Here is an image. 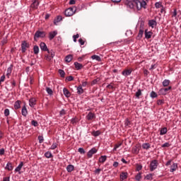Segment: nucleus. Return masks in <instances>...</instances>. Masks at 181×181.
Listing matches in <instances>:
<instances>
[{"mask_svg":"<svg viewBox=\"0 0 181 181\" xmlns=\"http://www.w3.org/2000/svg\"><path fill=\"white\" fill-rule=\"evenodd\" d=\"M71 60H73V55H71V54H69L65 57V62L66 63H70V62H71Z\"/></svg>","mask_w":181,"mask_h":181,"instance_id":"obj_28","label":"nucleus"},{"mask_svg":"<svg viewBox=\"0 0 181 181\" xmlns=\"http://www.w3.org/2000/svg\"><path fill=\"white\" fill-rule=\"evenodd\" d=\"M92 60H96V62H101V57L98 55H93L91 57Z\"/></svg>","mask_w":181,"mask_h":181,"instance_id":"obj_33","label":"nucleus"},{"mask_svg":"<svg viewBox=\"0 0 181 181\" xmlns=\"http://www.w3.org/2000/svg\"><path fill=\"white\" fill-rule=\"evenodd\" d=\"M153 175H152V174H148V175H147L146 176V179L147 180H152V177H153Z\"/></svg>","mask_w":181,"mask_h":181,"instance_id":"obj_52","label":"nucleus"},{"mask_svg":"<svg viewBox=\"0 0 181 181\" xmlns=\"http://www.w3.org/2000/svg\"><path fill=\"white\" fill-rule=\"evenodd\" d=\"M6 169L8 170H13V166H12V163H8L6 165Z\"/></svg>","mask_w":181,"mask_h":181,"instance_id":"obj_36","label":"nucleus"},{"mask_svg":"<svg viewBox=\"0 0 181 181\" xmlns=\"http://www.w3.org/2000/svg\"><path fill=\"white\" fill-rule=\"evenodd\" d=\"M1 45L2 46H4V45H6V43H8V39L7 38H4L2 40H1Z\"/></svg>","mask_w":181,"mask_h":181,"instance_id":"obj_57","label":"nucleus"},{"mask_svg":"<svg viewBox=\"0 0 181 181\" xmlns=\"http://www.w3.org/2000/svg\"><path fill=\"white\" fill-rule=\"evenodd\" d=\"M39 37H46V33L45 31L37 30L34 35V40L37 42V39H39Z\"/></svg>","mask_w":181,"mask_h":181,"instance_id":"obj_3","label":"nucleus"},{"mask_svg":"<svg viewBox=\"0 0 181 181\" xmlns=\"http://www.w3.org/2000/svg\"><path fill=\"white\" fill-rule=\"evenodd\" d=\"M34 54H39V46L35 45L33 47Z\"/></svg>","mask_w":181,"mask_h":181,"instance_id":"obj_37","label":"nucleus"},{"mask_svg":"<svg viewBox=\"0 0 181 181\" xmlns=\"http://www.w3.org/2000/svg\"><path fill=\"white\" fill-rule=\"evenodd\" d=\"M141 173H139L136 176H135V180L137 181L141 180V179L142 178V176L141 175Z\"/></svg>","mask_w":181,"mask_h":181,"instance_id":"obj_42","label":"nucleus"},{"mask_svg":"<svg viewBox=\"0 0 181 181\" xmlns=\"http://www.w3.org/2000/svg\"><path fill=\"white\" fill-rule=\"evenodd\" d=\"M81 87H87V86H88V82L83 81L82 85H81Z\"/></svg>","mask_w":181,"mask_h":181,"instance_id":"obj_61","label":"nucleus"},{"mask_svg":"<svg viewBox=\"0 0 181 181\" xmlns=\"http://www.w3.org/2000/svg\"><path fill=\"white\" fill-rule=\"evenodd\" d=\"M80 37V35L78 34L73 35L74 42L76 43L77 42V39Z\"/></svg>","mask_w":181,"mask_h":181,"instance_id":"obj_50","label":"nucleus"},{"mask_svg":"<svg viewBox=\"0 0 181 181\" xmlns=\"http://www.w3.org/2000/svg\"><path fill=\"white\" fill-rule=\"evenodd\" d=\"M35 104H36V98H31L29 100V105H30V107H31V108H33V107H35Z\"/></svg>","mask_w":181,"mask_h":181,"instance_id":"obj_15","label":"nucleus"},{"mask_svg":"<svg viewBox=\"0 0 181 181\" xmlns=\"http://www.w3.org/2000/svg\"><path fill=\"white\" fill-rule=\"evenodd\" d=\"M128 178V173L123 172L120 174V180L123 181Z\"/></svg>","mask_w":181,"mask_h":181,"instance_id":"obj_19","label":"nucleus"},{"mask_svg":"<svg viewBox=\"0 0 181 181\" xmlns=\"http://www.w3.org/2000/svg\"><path fill=\"white\" fill-rule=\"evenodd\" d=\"M78 151L79 152V153H82L83 155H84V153H86V151H84V148H83L81 147L78 149Z\"/></svg>","mask_w":181,"mask_h":181,"instance_id":"obj_56","label":"nucleus"},{"mask_svg":"<svg viewBox=\"0 0 181 181\" xmlns=\"http://www.w3.org/2000/svg\"><path fill=\"white\" fill-rule=\"evenodd\" d=\"M31 125H33V127H37V122L35 120H33L31 122Z\"/></svg>","mask_w":181,"mask_h":181,"instance_id":"obj_63","label":"nucleus"},{"mask_svg":"<svg viewBox=\"0 0 181 181\" xmlns=\"http://www.w3.org/2000/svg\"><path fill=\"white\" fill-rule=\"evenodd\" d=\"M57 148V143H53L49 149L54 151Z\"/></svg>","mask_w":181,"mask_h":181,"instance_id":"obj_44","label":"nucleus"},{"mask_svg":"<svg viewBox=\"0 0 181 181\" xmlns=\"http://www.w3.org/2000/svg\"><path fill=\"white\" fill-rule=\"evenodd\" d=\"M156 25H157V23H156V21L155 20H150L148 21V26H150V28H152V29H153V28H155Z\"/></svg>","mask_w":181,"mask_h":181,"instance_id":"obj_20","label":"nucleus"},{"mask_svg":"<svg viewBox=\"0 0 181 181\" xmlns=\"http://www.w3.org/2000/svg\"><path fill=\"white\" fill-rule=\"evenodd\" d=\"M67 81H73L74 80V78L72 76H69L66 77Z\"/></svg>","mask_w":181,"mask_h":181,"instance_id":"obj_58","label":"nucleus"},{"mask_svg":"<svg viewBox=\"0 0 181 181\" xmlns=\"http://www.w3.org/2000/svg\"><path fill=\"white\" fill-rule=\"evenodd\" d=\"M23 168V162H21L20 164L16 168L15 172H18L19 175H21V170Z\"/></svg>","mask_w":181,"mask_h":181,"instance_id":"obj_18","label":"nucleus"},{"mask_svg":"<svg viewBox=\"0 0 181 181\" xmlns=\"http://www.w3.org/2000/svg\"><path fill=\"white\" fill-rule=\"evenodd\" d=\"M59 74L61 77L64 78V76H66V72L63 69H59Z\"/></svg>","mask_w":181,"mask_h":181,"instance_id":"obj_38","label":"nucleus"},{"mask_svg":"<svg viewBox=\"0 0 181 181\" xmlns=\"http://www.w3.org/2000/svg\"><path fill=\"white\" fill-rule=\"evenodd\" d=\"M97 153V148L95 147L92 148L89 151H88V158H93V155Z\"/></svg>","mask_w":181,"mask_h":181,"instance_id":"obj_7","label":"nucleus"},{"mask_svg":"<svg viewBox=\"0 0 181 181\" xmlns=\"http://www.w3.org/2000/svg\"><path fill=\"white\" fill-rule=\"evenodd\" d=\"M159 163H158L157 160H153L150 163V172H153V170H156L158 169V165Z\"/></svg>","mask_w":181,"mask_h":181,"instance_id":"obj_4","label":"nucleus"},{"mask_svg":"<svg viewBox=\"0 0 181 181\" xmlns=\"http://www.w3.org/2000/svg\"><path fill=\"white\" fill-rule=\"evenodd\" d=\"M169 84H170V81L169 79H165L162 82V85L163 86V87H168V86H169Z\"/></svg>","mask_w":181,"mask_h":181,"instance_id":"obj_30","label":"nucleus"},{"mask_svg":"<svg viewBox=\"0 0 181 181\" xmlns=\"http://www.w3.org/2000/svg\"><path fill=\"white\" fill-rule=\"evenodd\" d=\"M122 145V143H119L117 144H115L113 148V151L115 152V151H117V149H118V148H119V146H121Z\"/></svg>","mask_w":181,"mask_h":181,"instance_id":"obj_41","label":"nucleus"},{"mask_svg":"<svg viewBox=\"0 0 181 181\" xmlns=\"http://www.w3.org/2000/svg\"><path fill=\"white\" fill-rule=\"evenodd\" d=\"M46 91H47V94H49V95H53V90H52V88L47 87Z\"/></svg>","mask_w":181,"mask_h":181,"instance_id":"obj_39","label":"nucleus"},{"mask_svg":"<svg viewBox=\"0 0 181 181\" xmlns=\"http://www.w3.org/2000/svg\"><path fill=\"white\" fill-rule=\"evenodd\" d=\"M169 90H172V86H169L168 88H160L159 91H160V93L162 94V95H166Z\"/></svg>","mask_w":181,"mask_h":181,"instance_id":"obj_9","label":"nucleus"},{"mask_svg":"<svg viewBox=\"0 0 181 181\" xmlns=\"http://www.w3.org/2000/svg\"><path fill=\"white\" fill-rule=\"evenodd\" d=\"M39 1L33 0V3L31 4L30 8H31V9H37V8H39Z\"/></svg>","mask_w":181,"mask_h":181,"instance_id":"obj_8","label":"nucleus"},{"mask_svg":"<svg viewBox=\"0 0 181 181\" xmlns=\"http://www.w3.org/2000/svg\"><path fill=\"white\" fill-rule=\"evenodd\" d=\"M21 114H22V116H23V117H26V116L28 115V109L26 108V106H25V105H24V106L22 107Z\"/></svg>","mask_w":181,"mask_h":181,"instance_id":"obj_22","label":"nucleus"},{"mask_svg":"<svg viewBox=\"0 0 181 181\" xmlns=\"http://www.w3.org/2000/svg\"><path fill=\"white\" fill-rule=\"evenodd\" d=\"M49 54H50L49 56L53 59V57H54L55 56V52L53 49L49 50Z\"/></svg>","mask_w":181,"mask_h":181,"instance_id":"obj_47","label":"nucleus"},{"mask_svg":"<svg viewBox=\"0 0 181 181\" xmlns=\"http://www.w3.org/2000/svg\"><path fill=\"white\" fill-rule=\"evenodd\" d=\"M152 35H153L152 31H148V30H145L144 36L146 39H151V37H152Z\"/></svg>","mask_w":181,"mask_h":181,"instance_id":"obj_13","label":"nucleus"},{"mask_svg":"<svg viewBox=\"0 0 181 181\" xmlns=\"http://www.w3.org/2000/svg\"><path fill=\"white\" fill-rule=\"evenodd\" d=\"M146 2H149V0H124V4L129 9H136V11H141L142 8L146 9Z\"/></svg>","mask_w":181,"mask_h":181,"instance_id":"obj_1","label":"nucleus"},{"mask_svg":"<svg viewBox=\"0 0 181 181\" xmlns=\"http://www.w3.org/2000/svg\"><path fill=\"white\" fill-rule=\"evenodd\" d=\"M132 73V69H125L122 72V76H124V77H127L128 76H131V74Z\"/></svg>","mask_w":181,"mask_h":181,"instance_id":"obj_14","label":"nucleus"},{"mask_svg":"<svg viewBox=\"0 0 181 181\" xmlns=\"http://www.w3.org/2000/svg\"><path fill=\"white\" fill-rule=\"evenodd\" d=\"M94 118H95V115L91 112H90L86 116L88 121H91L92 119H94Z\"/></svg>","mask_w":181,"mask_h":181,"instance_id":"obj_16","label":"nucleus"},{"mask_svg":"<svg viewBox=\"0 0 181 181\" xmlns=\"http://www.w3.org/2000/svg\"><path fill=\"white\" fill-rule=\"evenodd\" d=\"M136 170H137V172H139V170H142V165H137Z\"/></svg>","mask_w":181,"mask_h":181,"instance_id":"obj_60","label":"nucleus"},{"mask_svg":"<svg viewBox=\"0 0 181 181\" xmlns=\"http://www.w3.org/2000/svg\"><path fill=\"white\" fill-rule=\"evenodd\" d=\"M170 146V144L169 142H165L161 146V148H169Z\"/></svg>","mask_w":181,"mask_h":181,"instance_id":"obj_51","label":"nucleus"},{"mask_svg":"<svg viewBox=\"0 0 181 181\" xmlns=\"http://www.w3.org/2000/svg\"><path fill=\"white\" fill-rule=\"evenodd\" d=\"M10 111L9 109L4 110V115L5 117H9Z\"/></svg>","mask_w":181,"mask_h":181,"instance_id":"obj_53","label":"nucleus"},{"mask_svg":"<svg viewBox=\"0 0 181 181\" xmlns=\"http://www.w3.org/2000/svg\"><path fill=\"white\" fill-rule=\"evenodd\" d=\"M177 163H173V165L170 167V172L173 173V172H176V170H177Z\"/></svg>","mask_w":181,"mask_h":181,"instance_id":"obj_11","label":"nucleus"},{"mask_svg":"<svg viewBox=\"0 0 181 181\" xmlns=\"http://www.w3.org/2000/svg\"><path fill=\"white\" fill-rule=\"evenodd\" d=\"M76 93L78 95H81V94L84 93V89H83V86H81V85H79L76 88Z\"/></svg>","mask_w":181,"mask_h":181,"instance_id":"obj_12","label":"nucleus"},{"mask_svg":"<svg viewBox=\"0 0 181 181\" xmlns=\"http://www.w3.org/2000/svg\"><path fill=\"white\" fill-rule=\"evenodd\" d=\"M45 59L47 62H51V60H53V58L50 55L47 54V55H45Z\"/></svg>","mask_w":181,"mask_h":181,"instance_id":"obj_49","label":"nucleus"},{"mask_svg":"<svg viewBox=\"0 0 181 181\" xmlns=\"http://www.w3.org/2000/svg\"><path fill=\"white\" fill-rule=\"evenodd\" d=\"M78 43L81 45V46H84V44L86 43V40H84L83 38H80L78 40Z\"/></svg>","mask_w":181,"mask_h":181,"instance_id":"obj_48","label":"nucleus"},{"mask_svg":"<svg viewBox=\"0 0 181 181\" xmlns=\"http://www.w3.org/2000/svg\"><path fill=\"white\" fill-rule=\"evenodd\" d=\"M74 65L75 66V69L76 70H81V69H83V64H80V63H78L77 62H74Z\"/></svg>","mask_w":181,"mask_h":181,"instance_id":"obj_23","label":"nucleus"},{"mask_svg":"<svg viewBox=\"0 0 181 181\" xmlns=\"http://www.w3.org/2000/svg\"><path fill=\"white\" fill-rule=\"evenodd\" d=\"M100 78H97L96 79H94L92 82H91V86H95V84H97V83H98V81H100Z\"/></svg>","mask_w":181,"mask_h":181,"instance_id":"obj_43","label":"nucleus"},{"mask_svg":"<svg viewBox=\"0 0 181 181\" xmlns=\"http://www.w3.org/2000/svg\"><path fill=\"white\" fill-rule=\"evenodd\" d=\"M132 153H135L136 155H138L139 153V148L138 146H134L132 148Z\"/></svg>","mask_w":181,"mask_h":181,"instance_id":"obj_35","label":"nucleus"},{"mask_svg":"<svg viewBox=\"0 0 181 181\" xmlns=\"http://www.w3.org/2000/svg\"><path fill=\"white\" fill-rule=\"evenodd\" d=\"M40 47L42 52H47L49 53V49L47 48V45H46V43L45 42H40Z\"/></svg>","mask_w":181,"mask_h":181,"instance_id":"obj_10","label":"nucleus"},{"mask_svg":"<svg viewBox=\"0 0 181 181\" xmlns=\"http://www.w3.org/2000/svg\"><path fill=\"white\" fill-rule=\"evenodd\" d=\"M91 135H93V136H100V135H101V132L100 130H97V131H93L91 133Z\"/></svg>","mask_w":181,"mask_h":181,"instance_id":"obj_29","label":"nucleus"},{"mask_svg":"<svg viewBox=\"0 0 181 181\" xmlns=\"http://www.w3.org/2000/svg\"><path fill=\"white\" fill-rule=\"evenodd\" d=\"M45 158H52V153H50V152H49V151H47V152H46L45 153Z\"/></svg>","mask_w":181,"mask_h":181,"instance_id":"obj_55","label":"nucleus"},{"mask_svg":"<svg viewBox=\"0 0 181 181\" xmlns=\"http://www.w3.org/2000/svg\"><path fill=\"white\" fill-rule=\"evenodd\" d=\"M168 134V128L163 127L160 130V135H165Z\"/></svg>","mask_w":181,"mask_h":181,"instance_id":"obj_31","label":"nucleus"},{"mask_svg":"<svg viewBox=\"0 0 181 181\" xmlns=\"http://www.w3.org/2000/svg\"><path fill=\"white\" fill-rule=\"evenodd\" d=\"M142 148L148 151L151 148V144L149 143H144L142 144Z\"/></svg>","mask_w":181,"mask_h":181,"instance_id":"obj_32","label":"nucleus"},{"mask_svg":"<svg viewBox=\"0 0 181 181\" xmlns=\"http://www.w3.org/2000/svg\"><path fill=\"white\" fill-rule=\"evenodd\" d=\"M2 181H11L10 177H4Z\"/></svg>","mask_w":181,"mask_h":181,"instance_id":"obj_64","label":"nucleus"},{"mask_svg":"<svg viewBox=\"0 0 181 181\" xmlns=\"http://www.w3.org/2000/svg\"><path fill=\"white\" fill-rule=\"evenodd\" d=\"M30 47L29 43H27L26 41H23L21 42V52L22 53L26 52V49H28Z\"/></svg>","mask_w":181,"mask_h":181,"instance_id":"obj_6","label":"nucleus"},{"mask_svg":"<svg viewBox=\"0 0 181 181\" xmlns=\"http://www.w3.org/2000/svg\"><path fill=\"white\" fill-rule=\"evenodd\" d=\"M150 97H151V98H156V97H158V94L156 93L155 91L152 90L151 93V94H150Z\"/></svg>","mask_w":181,"mask_h":181,"instance_id":"obj_40","label":"nucleus"},{"mask_svg":"<svg viewBox=\"0 0 181 181\" xmlns=\"http://www.w3.org/2000/svg\"><path fill=\"white\" fill-rule=\"evenodd\" d=\"M142 36H144V30H143V28L139 30L138 35L136 37V40H141L142 39Z\"/></svg>","mask_w":181,"mask_h":181,"instance_id":"obj_17","label":"nucleus"},{"mask_svg":"<svg viewBox=\"0 0 181 181\" xmlns=\"http://www.w3.org/2000/svg\"><path fill=\"white\" fill-rule=\"evenodd\" d=\"M76 11L77 9H76V7H70L65 10L64 15L68 17L73 16V15L76 13Z\"/></svg>","mask_w":181,"mask_h":181,"instance_id":"obj_2","label":"nucleus"},{"mask_svg":"<svg viewBox=\"0 0 181 181\" xmlns=\"http://www.w3.org/2000/svg\"><path fill=\"white\" fill-rule=\"evenodd\" d=\"M62 21H63V17H62V16H57L54 20V24L57 25V23H59V22H62Z\"/></svg>","mask_w":181,"mask_h":181,"instance_id":"obj_24","label":"nucleus"},{"mask_svg":"<svg viewBox=\"0 0 181 181\" xmlns=\"http://www.w3.org/2000/svg\"><path fill=\"white\" fill-rule=\"evenodd\" d=\"M71 123L73 124H77V119H76V118H72V119H71Z\"/></svg>","mask_w":181,"mask_h":181,"instance_id":"obj_62","label":"nucleus"},{"mask_svg":"<svg viewBox=\"0 0 181 181\" xmlns=\"http://www.w3.org/2000/svg\"><path fill=\"white\" fill-rule=\"evenodd\" d=\"M21 104H22V102L21 100L16 101L14 103L15 110H19V108H21Z\"/></svg>","mask_w":181,"mask_h":181,"instance_id":"obj_25","label":"nucleus"},{"mask_svg":"<svg viewBox=\"0 0 181 181\" xmlns=\"http://www.w3.org/2000/svg\"><path fill=\"white\" fill-rule=\"evenodd\" d=\"M155 7L156 9H159V8L162 7V2H156L155 4Z\"/></svg>","mask_w":181,"mask_h":181,"instance_id":"obj_45","label":"nucleus"},{"mask_svg":"<svg viewBox=\"0 0 181 181\" xmlns=\"http://www.w3.org/2000/svg\"><path fill=\"white\" fill-rule=\"evenodd\" d=\"M63 93H64V95H65L66 98H69L70 95H71V94L70 93V91H69V90L66 88H63Z\"/></svg>","mask_w":181,"mask_h":181,"instance_id":"obj_21","label":"nucleus"},{"mask_svg":"<svg viewBox=\"0 0 181 181\" xmlns=\"http://www.w3.org/2000/svg\"><path fill=\"white\" fill-rule=\"evenodd\" d=\"M37 139L40 144H43V141H45L43 136H38Z\"/></svg>","mask_w":181,"mask_h":181,"instance_id":"obj_46","label":"nucleus"},{"mask_svg":"<svg viewBox=\"0 0 181 181\" xmlns=\"http://www.w3.org/2000/svg\"><path fill=\"white\" fill-rule=\"evenodd\" d=\"M101 172V168H97L96 170H95L94 173H95V175H100Z\"/></svg>","mask_w":181,"mask_h":181,"instance_id":"obj_59","label":"nucleus"},{"mask_svg":"<svg viewBox=\"0 0 181 181\" xmlns=\"http://www.w3.org/2000/svg\"><path fill=\"white\" fill-rule=\"evenodd\" d=\"M66 170L69 173H71V172H73V170H74V165H68L66 167Z\"/></svg>","mask_w":181,"mask_h":181,"instance_id":"obj_26","label":"nucleus"},{"mask_svg":"<svg viewBox=\"0 0 181 181\" xmlns=\"http://www.w3.org/2000/svg\"><path fill=\"white\" fill-rule=\"evenodd\" d=\"M142 95V90L141 89H138V90L135 93L136 98L139 99V97Z\"/></svg>","mask_w":181,"mask_h":181,"instance_id":"obj_34","label":"nucleus"},{"mask_svg":"<svg viewBox=\"0 0 181 181\" xmlns=\"http://www.w3.org/2000/svg\"><path fill=\"white\" fill-rule=\"evenodd\" d=\"M156 67H158V65L156 64H153L151 66V67L149 68V70H151V71L155 70V69H156Z\"/></svg>","mask_w":181,"mask_h":181,"instance_id":"obj_54","label":"nucleus"},{"mask_svg":"<svg viewBox=\"0 0 181 181\" xmlns=\"http://www.w3.org/2000/svg\"><path fill=\"white\" fill-rule=\"evenodd\" d=\"M98 160L100 163H104L107 160V156H101Z\"/></svg>","mask_w":181,"mask_h":181,"instance_id":"obj_27","label":"nucleus"},{"mask_svg":"<svg viewBox=\"0 0 181 181\" xmlns=\"http://www.w3.org/2000/svg\"><path fill=\"white\" fill-rule=\"evenodd\" d=\"M58 35V32L57 30H54V31H50L48 33V39L49 40H53L54 39V37H56V36H57Z\"/></svg>","mask_w":181,"mask_h":181,"instance_id":"obj_5","label":"nucleus"}]
</instances>
